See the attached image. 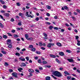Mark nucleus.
<instances>
[{"label": "nucleus", "instance_id": "1", "mask_svg": "<svg viewBox=\"0 0 80 80\" xmlns=\"http://www.w3.org/2000/svg\"><path fill=\"white\" fill-rule=\"evenodd\" d=\"M18 74L16 72H13L12 73V75L15 78H18V77L17 76Z\"/></svg>", "mask_w": 80, "mask_h": 80}, {"label": "nucleus", "instance_id": "2", "mask_svg": "<svg viewBox=\"0 0 80 80\" xmlns=\"http://www.w3.org/2000/svg\"><path fill=\"white\" fill-rule=\"evenodd\" d=\"M58 72L55 71L52 72L53 74H54V75L55 76H57V75H58Z\"/></svg>", "mask_w": 80, "mask_h": 80}, {"label": "nucleus", "instance_id": "3", "mask_svg": "<svg viewBox=\"0 0 80 80\" xmlns=\"http://www.w3.org/2000/svg\"><path fill=\"white\" fill-rule=\"evenodd\" d=\"M3 15L5 17H9L10 14H9V13H4L3 14Z\"/></svg>", "mask_w": 80, "mask_h": 80}, {"label": "nucleus", "instance_id": "4", "mask_svg": "<svg viewBox=\"0 0 80 80\" xmlns=\"http://www.w3.org/2000/svg\"><path fill=\"white\" fill-rule=\"evenodd\" d=\"M26 16L28 17H31V18H33V17L32 16V15H28V12H26Z\"/></svg>", "mask_w": 80, "mask_h": 80}, {"label": "nucleus", "instance_id": "5", "mask_svg": "<svg viewBox=\"0 0 80 80\" xmlns=\"http://www.w3.org/2000/svg\"><path fill=\"white\" fill-rule=\"evenodd\" d=\"M59 54L60 56H64L65 55V54L63 52H59Z\"/></svg>", "mask_w": 80, "mask_h": 80}, {"label": "nucleus", "instance_id": "6", "mask_svg": "<svg viewBox=\"0 0 80 80\" xmlns=\"http://www.w3.org/2000/svg\"><path fill=\"white\" fill-rule=\"evenodd\" d=\"M67 60L69 62H74V61L73 60V59H68Z\"/></svg>", "mask_w": 80, "mask_h": 80}, {"label": "nucleus", "instance_id": "7", "mask_svg": "<svg viewBox=\"0 0 80 80\" xmlns=\"http://www.w3.org/2000/svg\"><path fill=\"white\" fill-rule=\"evenodd\" d=\"M57 77H62V74L60 73V72H58Z\"/></svg>", "mask_w": 80, "mask_h": 80}, {"label": "nucleus", "instance_id": "8", "mask_svg": "<svg viewBox=\"0 0 80 80\" xmlns=\"http://www.w3.org/2000/svg\"><path fill=\"white\" fill-rule=\"evenodd\" d=\"M56 45L58 47H62V44H61V43L60 42H57L56 43Z\"/></svg>", "mask_w": 80, "mask_h": 80}, {"label": "nucleus", "instance_id": "9", "mask_svg": "<svg viewBox=\"0 0 80 80\" xmlns=\"http://www.w3.org/2000/svg\"><path fill=\"white\" fill-rule=\"evenodd\" d=\"M28 72H30V73H33L34 72V70L32 69H30L28 70Z\"/></svg>", "mask_w": 80, "mask_h": 80}, {"label": "nucleus", "instance_id": "10", "mask_svg": "<svg viewBox=\"0 0 80 80\" xmlns=\"http://www.w3.org/2000/svg\"><path fill=\"white\" fill-rule=\"evenodd\" d=\"M50 57L52 58H56V56L53 54H50Z\"/></svg>", "mask_w": 80, "mask_h": 80}, {"label": "nucleus", "instance_id": "11", "mask_svg": "<svg viewBox=\"0 0 80 80\" xmlns=\"http://www.w3.org/2000/svg\"><path fill=\"white\" fill-rule=\"evenodd\" d=\"M31 51H32V52H35L36 51V48H33L31 49Z\"/></svg>", "mask_w": 80, "mask_h": 80}, {"label": "nucleus", "instance_id": "12", "mask_svg": "<svg viewBox=\"0 0 80 80\" xmlns=\"http://www.w3.org/2000/svg\"><path fill=\"white\" fill-rule=\"evenodd\" d=\"M56 60L57 63L59 64H60L61 63V62L58 60V59L56 58Z\"/></svg>", "mask_w": 80, "mask_h": 80}, {"label": "nucleus", "instance_id": "13", "mask_svg": "<svg viewBox=\"0 0 80 80\" xmlns=\"http://www.w3.org/2000/svg\"><path fill=\"white\" fill-rule=\"evenodd\" d=\"M11 42V40L10 39H8L7 40V45H9V43H10Z\"/></svg>", "mask_w": 80, "mask_h": 80}, {"label": "nucleus", "instance_id": "14", "mask_svg": "<svg viewBox=\"0 0 80 80\" xmlns=\"http://www.w3.org/2000/svg\"><path fill=\"white\" fill-rule=\"evenodd\" d=\"M19 59L20 60H22V61L23 62H24V61H25V58H22V57L19 58Z\"/></svg>", "mask_w": 80, "mask_h": 80}, {"label": "nucleus", "instance_id": "15", "mask_svg": "<svg viewBox=\"0 0 80 80\" xmlns=\"http://www.w3.org/2000/svg\"><path fill=\"white\" fill-rule=\"evenodd\" d=\"M64 73L65 74H66V75H70V73H69L68 72H67V71H65L64 72Z\"/></svg>", "mask_w": 80, "mask_h": 80}, {"label": "nucleus", "instance_id": "16", "mask_svg": "<svg viewBox=\"0 0 80 80\" xmlns=\"http://www.w3.org/2000/svg\"><path fill=\"white\" fill-rule=\"evenodd\" d=\"M45 79L46 80H50V77L49 76H47L46 78Z\"/></svg>", "mask_w": 80, "mask_h": 80}, {"label": "nucleus", "instance_id": "17", "mask_svg": "<svg viewBox=\"0 0 80 80\" xmlns=\"http://www.w3.org/2000/svg\"><path fill=\"white\" fill-rule=\"evenodd\" d=\"M33 48V46L32 45H29L28 47V48Z\"/></svg>", "mask_w": 80, "mask_h": 80}, {"label": "nucleus", "instance_id": "18", "mask_svg": "<svg viewBox=\"0 0 80 80\" xmlns=\"http://www.w3.org/2000/svg\"><path fill=\"white\" fill-rule=\"evenodd\" d=\"M51 46L50 43H48V44L47 45V47L48 48H51Z\"/></svg>", "mask_w": 80, "mask_h": 80}, {"label": "nucleus", "instance_id": "19", "mask_svg": "<svg viewBox=\"0 0 80 80\" xmlns=\"http://www.w3.org/2000/svg\"><path fill=\"white\" fill-rule=\"evenodd\" d=\"M0 17L2 19V20H3V21H5V18H3V17L2 15H0Z\"/></svg>", "mask_w": 80, "mask_h": 80}, {"label": "nucleus", "instance_id": "20", "mask_svg": "<svg viewBox=\"0 0 80 80\" xmlns=\"http://www.w3.org/2000/svg\"><path fill=\"white\" fill-rule=\"evenodd\" d=\"M18 70L20 72H21L22 70H23V69L22 68H18Z\"/></svg>", "mask_w": 80, "mask_h": 80}, {"label": "nucleus", "instance_id": "21", "mask_svg": "<svg viewBox=\"0 0 80 80\" xmlns=\"http://www.w3.org/2000/svg\"><path fill=\"white\" fill-rule=\"evenodd\" d=\"M64 8V9L66 10H67L68 9V8L67 6H64L63 7Z\"/></svg>", "mask_w": 80, "mask_h": 80}, {"label": "nucleus", "instance_id": "22", "mask_svg": "<svg viewBox=\"0 0 80 80\" xmlns=\"http://www.w3.org/2000/svg\"><path fill=\"white\" fill-rule=\"evenodd\" d=\"M25 37L26 39H27H27H28V34H25Z\"/></svg>", "mask_w": 80, "mask_h": 80}, {"label": "nucleus", "instance_id": "23", "mask_svg": "<svg viewBox=\"0 0 80 80\" xmlns=\"http://www.w3.org/2000/svg\"><path fill=\"white\" fill-rule=\"evenodd\" d=\"M0 2H1L2 4H4L5 3V2L3 1V0H0Z\"/></svg>", "mask_w": 80, "mask_h": 80}, {"label": "nucleus", "instance_id": "24", "mask_svg": "<svg viewBox=\"0 0 80 80\" xmlns=\"http://www.w3.org/2000/svg\"><path fill=\"white\" fill-rule=\"evenodd\" d=\"M3 38H8L7 36L4 35L3 36Z\"/></svg>", "mask_w": 80, "mask_h": 80}, {"label": "nucleus", "instance_id": "25", "mask_svg": "<svg viewBox=\"0 0 80 80\" xmlns=\"http://www.w3.org/2000/svg\"><path fill=\"white\" fill-rule=\"evenodd\" d=\"M20 53H18V52H16L15 53V55H16V56H18V57H20Z\"/></svg>", "mask_w": 80, "mask_h": 80}, {"label": "nucleus", "instance_id": "26", "mask_svg": "<svg viewBox=\"0 0 80 80\" xmlns=\"http://www.w3.org/2000/svg\"><path fill=\"white\" fill-rule=\"evenodd\" d=\"M66 52H67V53H71V52H72L71 51L69 50H66Z\"/></svg>", "mask_w": 80, "mask_h": 80}, {"label": "nucleus", "instance_id": "27", "mask_svg": "<svg viewBox=\"0 0 80 80\" xmlns=\"http://www.w3.org/2000/svg\"><path fill=\"white\" fill-rule=\"evenodd\" d=\"M27 40L30 41V40H33V38H28V39H27Z\"/></svg>", "mask_w": 80, "mask_h": 80}, {"label": "nucleus", "instance_id": "28", "mask_svg": "<svg viewBox=\"0 0 80 80\" xmlns=\"http://www.w3.org/2000/svg\"><path fill=\"white\" fill-rule=\"evenodd\" d=\"M36 54L40 55L41 54V52H40L36 51Z\"/></svg>", "mask_w": 80, "mask_h": 80}, {"label": "nucleus", "instance_id": "29", "mask_svg": "<svg viewBox=\"0 0 80 80\" xmlns=\"http://www.w3.org/2000/svg\"><path fill=\"white\" fill-rule=\"evenodd\" d=\"M1 52L2 53H3L4 54H7V52H5L4 51H1Z\"/></svg>", "mask_w": 80, "mask_h": 80}, {"label": "nucleus", "instance_id": "30", "mask_svg": "<svg viewBox=\"0 0 80 80\" xmlns=\"http://www.w3.org/2000/svg\"><path fill=\"white\" fill-rule=\"evenodd\" d=\"M46 7L48 9H50L51 8V7L49 5L47 6Z\"/></svg>", "mask_w": 80, "mask_h": 80}, {"label": "nucleus", "instance_id": "31", "mask_svg": "<svg viewBox=\"0 0 80 80\" xmlns=\"http://www.w3.org/2000/svg\"><path fill=\"white\" fill-rule=\"evenodd\" d=\"M43 64H47V62L46 61H44L42 62Z\"/></svg>", "mask_w": 80, "mask_h": 80}, {"label": "nucleus", "instance_id": "32", "mask_svg": "<svg viewBox=\"0 0 80 80\" xmlns=\"http://www.w3.org/2000/svg\"><path fill=\"white\" fill-rule=\"evenodd\" d=\"M14 37H15V38H18V35L17 34H14Z\"/></svg>", "mask_w": 80, "mask_h": 80}, {"label": "nucleus", "instance_id": "33", "mask_svg": "<svg viewBox=\"0 0 80 80\" xmlns=\"http://www.w3.org/2000/svg\"><path fill=\"white\" fill-rule=\"evenodd\" d=\"M23 13H19V16H21L22 17V16H23Z\"/></svg>", "mask_w": 80, "mask_h": 80}, {"label": "nucleus", "instance_id": "34", "mask_svg": "<svg viewBox=\"0 0 80 80\" xmlns=\"http://www.w3.org/2000/svg\"><path fill=\"white\" fill-rule=\"evenodd\" d=\"M49 28L50 30H52V28H53V27L52 26H50L49 27Z\"/></svg>", "mask_w": 80, "mask_h": 80}, {"label": "nucleus", "instance_id": "35", "mask_svg": "<svg viewBox=\"0 0 80 80\" xmlns=\"http://www.w3.org/2000/svg\"><path fill=\"white\" fill-rule=\"evenodd\" d=\"M22 65L23 66V67H26V64H25L24 62L22 63Z\"/></svg>", "mask_w": 80, "mask_h": 80}, {"label": "nucleus", "instance_id": "36", "mask_svg": "<svg viewBox=\"0 0 80 80\" xmlns=\"http://www.w3.org/2000/svg\"><path fill=\"white\" fill-rule=\"evenodd\" d=\"M38 62L39 63H42V62L41 61V59H40L38 60Z\"/></svg>", "mask_w": 80, "mask_h": 80}, {"label": "nucleus", "instance_id": "37", "mask_svg": "<svg viewBox=\"0 0 80 80\" xmlns=\"http://www.w3.org/2000/svg\"><path fill=\"white\" fill-rule=\"evenodd\" d=\"M39 45L40 47H41V46H43V44H42V43L41 42H39Z\"/></svg>", "mask_w": 80, "mask_h": 80}, {"label": "nucleus", "instance_id": "38", "mask_svg": "<svg viewBox=\"0 0 80 80\" xmlns=\"http://www.w3.org/2000/svg\"><path fill=\"white\" fill-rule=\"evenodd\" d=\"M3 8L5 9L7 8V6L5 5H3Z\"/></svg>", "mask_w": 80, "mask_h": 80}, {"label": "nucleus", "instance_id": "39", "mask_svg": "<svg viewBox=\"0 0 80 80\" xmlns=\"http://www.w3.org/2000/svg\"><path fill=\"white\" fill-rule=\"evenodd\" d=\"M29 75H28V77H31V76H33V74H32V72L29 73Z\"/></svg>", "mask_w": 80, "mask_h": 80}, {"label": "nucleus", "instance_id": "40", "mask_svg": "<svg viewBox=\"0 0 80 80\" xmlns=\"http://www.w3.org/2000/svg\"><path fill=\"white\" fill-rule=\"evenodd\" d=\"M45 24H47L48 25H50L51 24V23L49 22H45Z\"/></svg>", "mask_w": 80, "mask_h": 80}, {"label": "nucleus", "instance_id": "41", "mask_svg": "<svg viewBox=\"0 0 80 80\" xmlns=\"http://www.w3.org/2000/svg\"><path fill=\"white\" fill-rule=\"evenodd\" d=\"M67 78L68 80H70V78H71V77L69 76H68Z\"/></svg>", "mask_w": 80, "mask_h": 80}, {"label": "nucleus", "instance_id": "42", "mask_svg": "<svg viewBox=\"0 0 80 80\" xmlns=\"http://www.w3.org/2000/svg\"><path fill=\"white\" fill-rule=\"evenodd\" d=\"M4 65L6 66H8L9 65H8V63L7 62H5L4 63Z\"/></svg>", "mask_w": 80, "mask_h": 80}, {"label": "nucleus", "instance_id": "43", "mask_svg": "<svg viewBox=\"0 0 80 80\" xmlns=\"http://www.w3.org/2000/svg\"><path fill=\"white\" fill-rule=\"evenodd\" d=\"M0 27H1V28H3V24H2V23H0Z\"/></svg>", "mask_w": 80, "mask_h": 80}, {"label": "nucleus", "instance_id": "44", "mask_svg": "<svg viewBox=\"0 0 80 80\" xmlns=\"http://www.w3.org/2000/svg\"><path fill=\"white\" fill-rule=\"evenodd\" d=\"M8 48H12V44H9V45H8Z\"/></svg>", "mask_w": 80, "mask_h": 80}, {"label": "nucleus", "instance_id": "45", "mask_svg": "<svg viewBox=\"0 0 80 80\" xmlns=\"http://www.w3.org/2000/svg\"><path fill=\"white\" fill-rule=\"evenodd\" d=\"M25 58L26 59L27 61H29V58H28V57H26Z\"/></svg>", "mask_w": 80, "mask_h": 80}, {"label": "nucleus", "instance_id": "46", "mask_svg": "<svg viewBox=\"0 0 80 80\" xmlns=\"http://www.w3.org/2000/svg\"><path fill=\"white\" fill-rule=\"evenodd\" d=\"M43 34H44V37H47V34H46V33H43Z\"/></svg>", "mask_w": 80, "mask_h": 80}, {"label": "nucleus", "instance_id": "47", "mask_svg": "<svg viewBox=\"0 0 80 80\" xmlns=\"http://www.w3.org/2000/svg\"><path fill=\"white\" fill-rule=\"evenodd\" d=\"M35 20L36 21H38L39 20V18L38 17H37Z\"/></svg>", "mask_w": 80, "mask_h": 80}, {"label": "nucleus", "instance_id": "48", "mask_svg": "<svg viewBox=\"0 0 80 80\" xmlns=\"http://www.w3.org/2000/svg\"><path fill=\"white\" fill-rule=\"evenodd\" d=\"M16 5L17 6H20V2H18L16 3Z\"/></svg>", "mask_w": 80, "mask_h": 80}, {"label": "nucleus", "instance_id": "49", "mask_svg": "<svg viewBox=\"0 0 80 80\" xmlns=\"http://www.w3.org/2000/svg\"><path fill=\"white\" fill-rule=\"evenodd\" d=\"M54 30H58V28L57 27H54Z\"/></svg>", "mask_w": 80, "mask_h": 80}, {"label": "nucleus", "instance_id": "50", "mask_svg": "<svg viewBox=\"0 0 80 80\" xmlns=\"http://www.w3.org/2000/svg\"><path fill=\"white\" fill-rule=\"evenodd\" d=\"M46 15L48 17H50V13H48L46 14Z\"/></svg>", "mask_w": 80, "mask_h": 80}, {"label": "nucleus", "instance_id": "51", "mask_svg": "<svg viewBox=\"0 0 80 80\" xmlns=\"http://www.w3.org/2000/svg\"><path fill=\"white\" fill-rule=\"evenodd\" d=\"M35 71L36 72H38V73H40V71L38 69H35Z\"/></svg>", "mask_w": 80, "mask_h": 80}, {"label": "nucleus", "instance_id": "52", "mask_svg": "<svg viewBox=\"0 0 80 80\" xmlns=\"http://www.w3.org/2000/svg\"><path fill=\"white\" fill-rule=\"evenodd\" d=\"M14 21H15V20H14V19H13V18H12L11 19V22H14Z\"/></svg>", "mask_w": 80, "mask_h": 80}, {"label": "nucleus", "instance_id": "53", "mask_svg": "<svg viewBox=\"0 0 80 80\" xmlns=\"http://www.w3.org/2000/svg\"><path fill=\"white\" fill-rule=\"evenodd\" d=\"M75 38H76V39H75L76 40H78V39L79 38V37H78V36H76Z\"/></svg>", "mask_w": 80, "mask_h": 80}, {"label": "nucleus", "instance_id": "54", "mask_svg": "<svg viewBox=\"0 0 80 80\" xmlns=\"http://www.w3.org/2000/svg\"><path fill=\"white\" fill-rule=\"evenodd\" d=\"M1 13H5V12L4 11H3V10H2V11H1Z\"/></svg>", "mask_w": 80, "mask_h": 80}, {"label": "nucleus", "instance_id": "55", "mask_svg": "<svg viewBox=\"0 0 80 80\" xmlns=\"http://www.w3.org/2000/svg\"><path fill=\"white\" fill-rule=\"evenodd\" d=\"M26 50V49L25 48H23V49L21 50V51L22 52H24V51H25Z\"/></svg>", "mask_w": 80, "mask_h": 80}, {"label": "nucleus", "instance_id": "56", "mask_svg": "<svg viewBox=\"0 0 80 80\" xmlns=\"http://www.w3.org/2000/svg\"><path fill=\"white\" fill-rule=\"evenodd\" d=\"M11 32H12V33H15V30L13 29L11 31Z\"/></svg>", "mask_w": 80, "mask_h": 80}, {"label": "nucleus", "instance_id": "57", "mask_svg": "<svg viewBox=\"0 0 80 80\" xmlns=\"http://www.w3.org/2000/svg\"><path fill=\"white\" fill-rule=\"evenodd\" d=\"M8 35H9V36H10V37H12V35L10 33H8Z\"/></svg>", "mask_w": 80, "mask_h": 80}, {"label": "nucleus", "instance_id": "58", "mask_svg": "<svg viewBox=\"0 0 80 80\" xmlns=\"http://www.w3.org/2000/svg\"><path fill=\"white\" fill-rule=\"evenodd\" d=\"M77 11L78 12V13H80V9H77Z\"/></svg>", "mask_w": 80, "mask_h": 80}, {"label": "nucleus", "instance_id": "59", "mask_svg": "<svg viewBox=\"0 0 80 80\" xmlns=\"http://www.w3.org/2000/svg\"><path fill=\"white\" fill-rule=\"evenodd\" d=\"M51 45V46H53L55 45V43H50Z\"/></svg>", "mask_w": 80, "mask_h": 80}, {"label": "nucleus", "instance_id": "60", "mask_svg": "<svg viewBox=\"0 0 80 80\" xmlns=\"http://www.w3.org/2000/svg\"><path fill=\"white\" fill-rule=\"evenodd\" d=\"M54 18L55 19H57L58 18V17H57V16H56L54 17Z\"/></svg>", "mask_w": 80, "mask_h": 80}, {"label": "nucleus", "instance_id": "61", "mask_svg": "<svg viewBox=\"0 0 80 80\" xmlns=\"http://www.w3.org/2000/svg\"><path fill=\"white\" fill-rule=\"evenodd\" d=\"M52 77L53 78H54V79H57V78H56V77H54V76H53V75H51Z\"/></svg>", "mask_w": 80, "mask_h": 80}, {"label": "nucleus", "instance_id": "62", "mask_svg": "<svg viewBox=\"0 0 80 80\" xmlns=\"http://www.w3.org/2000/svg\"><path fill=\"white\" fill-rule=\"evenodd\" d=\"M41 49L43 50H45V48L44 47H41Z\"/></svg>", "mask_w": 80, "mask_h": 80}, {"label": "nucleus", "instance_id": "63", "mask_svg": "<svg viewBox=\"0 0 80 80\" xmlns=\"http://www.w3.org/2000/svg\"><path fill=\"white\" fill-rule=\"evenodd\" d=\"M39 70H43V68L42 67H40L39 68Z\"/></svg>", "mask_w": 80, "mask_h": 80}, {"label": "nucleus", "instance_id": "64", "mask_svg": "<svg viewBox=\"0 0 80 80\" xmlns=\"http://www.w3.org/2000/svg\"><path fill=\"white\" fill-rule=\"evenodd\" d=\"M29 63H32V60L31 59H30L29 61Z\"/></svg>", "mask_w": 80, "mask_h": 80}]
</instances>
